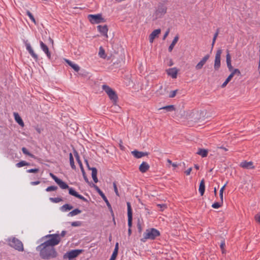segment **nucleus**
<instances>
[{
    "label": "nucleus",
    "instance_id": "nucleus-3",
    "mask_svg": "<svg viewBox=\"0 0 260 260\" xmlns=\"http://www.w3.org/2000/svg\"><path fill=\"white\" fill-rule=\"evenodd\" d=\"M9 245L18 251L24 250L23 245L22 242L15 237L10 238L8 240Z\"/></svg>",
    "mask_w": 260,
    "mask_h": 260
},
{
    "label": "nucleus",
    "instance_id": "nucleus-8",
    "mask_svg": "<svg viewBox=\"0 0 260 260\" xmlns=\"http://www.w3.org/2000/svg\"><path fill=\"white\" fill-rule=\"evenodd\" d=\"M89 21L92 23H100L105 22V19L102 17L101 14L92 15L90 14L88 16Z\"/></svg>",
    "mask_w": 260,
    "mask_h": 260
},
{
    "label": "nucleus",
    "instance_id": "nucleus-20",
    "mask_svg": "<svg viewBox=\"0 0 260 260\" xmlns=\"http://www.w3.org/2000/svg\"><path fill=\"white\" fill-rule=\"evenodd\" d=\"M133 155L136 158H139L148 155L147 152H144L134 150L132 152Z\"/></svg>",
    "mask_w": 260,
    "mask_h": 260
},
{
    "label": "nucleus",
    "instance_id": "nucleus-59",
    "mask_svg": "<svg viewBox=\"0 0 260 260\" xmlns=\"http://www.w3.org/2000/svg\"><path fill=\"white\" fill-rule=\"evenodd\" d=\"M77 198L79 199H81L84 201H86L87 200L82 196L78 194L77 196Z\"/></svg>",
    "mask_w": 260,
    "mask_h": 260
},
{
    "label": "nucleus",
    "instance_id": "nucleus-2",
    "mask_svg": "<svg viewBox=\"0 0 260 260\" xmlns=\"http://www.w3.org/2000/svg\"><path fill=\"white\" fill-rule=\"evenodd\" d=\"M160 235L159 232L155 229L151 228L146 230L143 234V238L141 241L145 242L147 239L153 240Z\"/></svg>",
    "mask_w": 260,
    "mask_h": 260
},
{
    "label": "nucleus",
    "instance_id": "nucleus-6",
    "mask_svg": "<svg viewBox=\"0 0 260 260\" xmlns=\"http://www.w3.org/2000/svg\"><path fill=\"white\" fill-rule=\"evenodd\" d=\"M126 205L127 207L128 226L129 228L128 233V235H130L132 233L131 227L132 226L133 212L131 203L129 202H127Z\"/></svg>",
    "mask_w": 260,
    "mask_h": 260
},
{
    "label": "nucleus",
    "instance_id": "nucleus-7",
    "mask_svg": "<svg viewBox=\"0 0 260 260\" xmlns=\"http://www.w3.org/2000/svg\"><path fill=\"white\" fill-rule=\"evenodd\" d=\"M167 9L165 4L159 3L155 12L156 18H160L164 15L167 12Z\"/></svg>",
    "mask_w": 260,
    "mask_h": 260
},
{
    "label": "nucleus",
    "instance_id": "nucleus-53",
    "mask_svg": "<svg viewBox=\"0 0 260 260\" xmlns=\"http://www.w3.org/2000/svg\"><path fill=\"white\" fill-rule=\"evenodd\" d=\"M80 224H81V223L79 221H75V222H72V223H71V225L73 226H80Z\"/></svg>",
    "mask_w": 260,
    "mask_h": 260
},
{
    "label": "nucleus",
    "instance_id": "nucleus-5",
    "mask_svg": "<svg viewBox=\"0 0 260 260\" xmlns=\"http://www.w3.org/2000/svg\"><path fill=\"white\" fill-rule=\"evenodd\" d=\"M192 115L189 119H190L194 122H198L200 120L204 119L205 113L203 111H194L191 110Z\"/></svg>",
    "mask_w": 260,
    "mask_h": 260
},
{
    "label": "nucleus",
    "instance_id": "nucleus-51",
    "mask_svg": "<svg viewBox=\"0 0 260 260\" xmlns=\"http://www.w3.org/2000/svg\"><path fill=\"white\" fill-rule=\"evenodd\" d=\"M219 29L218 28L216 30V32H215V34H214V37H213V43H215V41H216V38L218 36V35L219 34Z\"/></svg>",
    "mask_w": 260,
    "mask_h": 260
},
{
    "label": "nucleus",
    "instance_id": "nucleus-23",
    "mask_svg": "<svg viewBox=\"0 0 260 260\" xmlns=\"http://www.w3.org/2000/svg\"><path fill=\"white\" fill-rule=\"evenodd\" d=\"M90 170H91V176L93 179V181L95 183H97L98 182V179L97 178V170L95 168H89Z\"/></svg>",
    "mask_w": 260,
    "mask_h": 260
},
{
    "label": "nucleus",
    "instance_id": "nucleus-13",
    "mask_svg": "<svg viewBox=\"0 0 260 260\" xmlns=\"http://www.w3.org/2000/svg\"><path fill=\"white\" fill-rule=\"evenodd\" d=\"M25 46L26 49L27 50L29 54L36 60V61H37L38 59V56L37 54L35 53L34 50L30 46V44L26 42Z\"/></svg>",
    "mask_w": 260,
    "mask_h": 260
},
{
    "label": "nucleus",
    "instance_id": "nucleus-11",
    "mask_svg": "<svg viewBox=\"0 0 260 260\" xmlns=\"http://www.w3.org/2000/svg\"><path fill=\"white\" fill-rule=\"evenodd\" d=\"M94 187L95 188V189L97 190L99 194L101 196L102 199L104 200V201L106 202L107 206L109 208L111 209V206L110 204L109 203L108 199H107L106 197L104 194V193L102 192V191L95 185H94Z\"/></svg>",
    "mask_w": 260,
    "mask_h": 260
},
{
    "label": "nucleus",
    "instance_id": "nucleus-14",
    "mask_svg": "<svg viewBox=\"0 0 260 260\" xmlns=\"http://www.w3.org/2000/svg\"><path fill=\"white\" fill-rule=\"evenodd\" d=\"M209 58V55H205L202 60L196 66V69L197 70L201 69Z\"/></svg>",
    "mask_w": 260,
    "mask_h": 260
},
{
    "label": "nucleus",
    "instance_id": "nucleus-32",
    "mask_svg": "<svg viewBox=\"0 0 260 260\" xmlns=\"http://www.w3.org/2000/svg\"><path fill=\"white\" fill-rule=\"evenodd\" d=\"M73 208V207L69 204H65L63 205L61 209L62 211H67V210H70Z\"/></svg>",
    "mask_w": 260,
    "mask_h": 260
},
{
    "label": "nucleus",
    "instance_id": "nucleus-57",
    "mask_svg": "<svg viewBox=\"0 0 260 260\" xmlns=\"http://www.w3.org/2000/svg\"><path fill=\"white\" fill-rule=\"evenodd\" d=\"M77 198L79 199H81L84 201H86L87 200L82 196L78 194L77 196Z\"/></svg>",
    "mask_w": 260,
    "mask_h": 260
},
{
    "label": "nucleus",
    "instance_id": "nucleus-63",
    "mask_svg": "<svg viewBox=\"0 0 260 260\" xmlns=\"http://www.w3.org/2000/svg\"><path fill=\"white\" fill-rule=\"evenodd\" d=\"M226 184H225L219 190V193H223L224 190L225 189V187L226 185Z\"/></svg>",
    "mask_w": 260,
    "mask_h": 260
},
{
    "label": "nucleus",
    "instance_id": "nucleus-52",
    "mask_svg": "<svg viewBox=\"0 0 260 260\" xmlns=\"http://www.w3.org/2000/svg\"><path fill=\"white\" fill-rule=\"evenodd\" d=\"M157 206L160 207V210L162 211L167 208V205L166 204H157Z\"/></svg>",
    "mask_w": 260,
    "mask_h": 260
},
{
    "label": "nucleus",
    "instance_id": "nucleus-46",
    "mask_svg": "<svg viewBox=\"0 0 260 260\" xmlns=\"http://www.w3.org/2000/svg\"><path fill=\"white\" fill-rule=\"evenodd\" d=\"M117 254H118V252H116V251H114L111 255V257L110 260H115Z\"/></svg>",
    "mask_w": 260,
    "mask_h": 260
},
{
    "label": "nucleus",
    "instance_id": "nucleus-62",
    "mask_svg": "<svg viewBox=\"0 0 260 260\" xmlns=\"http://www.w3.org/2000/svg\"><path fill=\"white\" fill-rule=\"evenodd\" d=\"M226 184H225L219 190V193H223L224 190L225 189V187L226 185Z\"/></svg>",
    "mask_w": 260,
    "mask_h": 260
},
{
    "label": "nucleus",
    "instance_id": "nucleus-48",
    "mask_svg": "<svg viewBox=\"0 0 260 260\" xmlns=\"http://www.w3.org/2000/svg\"><path fill=\"white\" fill-rule=\"evenodd\" d=\"M254 219L256 222L260 223V212L255 215Z\"/></svg>",
    "mask_w": 260,
    "mask_h": 260
},
{
    "label": "nucleus",
    "instance_id": "nucleus-64",
    "mask_svg": "<svg viewBox=\"0 0 260 260\" xmlns=\"http://www.w3.org/2000/svg\"><path fill=\"white\" fill-rule=\"evenodd\" d=\"M162 87L161 86L158 90H157V93H158L159 94H164V93L162 91Z\"/></svg>",
    "mask_w": 260,
    "mask_h": 260
},
{
    "label": "nucleus",
    "instance_id": "nucleus-12",
    "mask_svg": "<svg viewBox=\"0 0 260 260\" xmlns=\"http://www.w3.org/2000/svg\"><path fill=\"white\" fill-rule=\"evenodd\" d=\"M97 28L98 30L101 32L102 35L105 36L106 38H108V26L106 25H98L97 26Z\"/></svg>",
    "mask_w": 260,
    "mask_h": 260
},
{
    "label": "nucleus",
    "instance_id": "nucleus-10",
    "mask_svg": "<svg viewBox=\"0 0 260 260\" xmlns=\"http://www.w3.org/2000/svg\"><path fill=\"white\" fill-rule=\"evenodd\" d=\"M222 53V50L219 49L217 50L215 54L214 68L216 71L218 70L220 67V57Z\"/></svg>",
    "mask_w": 260,
    "mask_h": 260
},
{
    "label": "nucleus",
    "instance_id": "nucleus-60",
    "mask_svg": "<svg viewBox=\"0 0 260 260\" xmlns=\"http://www.w3.org/2000/svg\"><path fill=\"white\" fill-rule=\"evenodd\" d=\"M50 176L55 182L58 179V178L56 176H55L53 174L51 173H50Z\"/></svg>",
    "mask_w": 260,
    "mask_h": 260
},
{
    "label": "nucleus",
    "instance_id": "nucleus-31",
    "mask_svg": "<svg viewBox=\"0 0 260 260\" xmlns=\"http://www.w3.org/2000/svg\"><path fill=\"white\" fill-rule=\"evenodd\" d=\"M81 213V211L78 209H76L70 212L68 215L70 216H74L75 215H76L78 214H80Z\"/></svg>",
    "mask_w": 260,
    "mask_h": 260
},
{
    "label": "nucleus",
    "instance_id": "nucleus-18",
    "mask_svg": "<svg viewBox=\"0 0 260 260\" xmlns=\"http://www.w3.org/2000/svg\"><path fill=\"white\" fill-rule=\"evenodd\" d=\"M160 29H157L153 30L149 36V41L150 43H152L153 42L154 39L158 37V35L160 33Z\"/></svg>",
    "mask_w": 260,
    "mask_h": 260
},
{
    "label": "nucleus",
    "instance_id": "nucleus-39",
    "mask_svg": "<svg viewBox=\"0 0 260 260\" xmlns=\"http://www.w3.org/2000/svg\"><path fill=\"white\" fill-rule=\"evenodd\" d=\"M178 89L171 91L170 92V93H169V97L170 98H174L176 95V94L178 93Z\"/></svg>",
    "mask_w": 260,
    "mask_h": 260
},
{
    "label": "nucleus",
    "instance_id": "nucleus-4",
    "mask_svg": "<svg viewBox=\"0 0 260 260\" xmlns=\"http://www.w3.org/2000/svg\"><path fill=\"white\" fill-rule=\"evenodd\" d=\"M102 88L108 94L110 100L115 104L118 99L116 92L111 88L106 85H103Z\"/></svg>",
    "mask_w": 260,
    "mask_h": 260
},
{
    "label": "nucleus",
    "instance_id": "nucleus-16",
    "mask_svg": "<svg viewBox=\"0 0 260 260\" xmlns=\"http://www.w3.org/2000/svg\"><path fill=\"white\" fill-rule=\"evenodd\" d=\"M178 72V70L176 68H170L167 70L168 75L171 76L174 79L177 78Z\"/></svg>",
    "mask_w": 260,
    "mask_h": 260
},
{
    "label": "nucleus",
    "instance_id": "nucleus-43",
    "mask_svg": "<svg viewBox=\"0 0 260 260\" xmlns=\"http://www.w3.org/2000/svg\"><path fill=\"white\" fill-rule=\"evenodd\" d=\"M26 14L28 16L29 18L34 22V23L36 24V22L35 19L34 17L33 16L32 14L29 11H26Z\"/></svg>",
    "mask_w": 260,
    "mask_h": 260
},
{
    "label": "nucleus",
    "instance_id": "nucleus-1",
    "mask_svg": "<svg viewBox=\"0 0 260 260\" xmlns=\"http://www.w3.org/2000/svg\"><path fill=\"white\" fill-rule=\"evenodd\" d=\"M46 241L37 247V251L39 252L40 256L44 259H50L56 258L57 252L54 246L60 243L58 236L46 235L43 237Z\"/></svg>",
    "mask_w": 260,
    "mask_h": 260
},
{
    "label": "nucleus",
    "instance_id": "nucleus-34",
    "mask_svg": "<svg viewBox=\"0 0 260 260\" xmlns=\"http://www.w3.org/2000/svg\"><path fill=\"white\" fill-rule=\"evenodd\" d=\"M70 165L73 169H76V166L74 164V158L71 153H70Z\"/></svg>",
    "mask_w": 260,
    "mask_h": 260
},
{
    "label": "nucleus",
    "instance_id": "nucleus-50",
    "mask_svg": "<svg viewBox=\"0 0 260 260\" xmlns=\"http://www.w3.org/2000/svg\"><path fill=\"white\" fill-rule=\"evenodd\" d=\"M113 187H114V191H115L116 194L117 196H119V194L118 193V189L117 188V186H116L115 182H113Z\"/></svg>",
    "mask_w": 260,
    "mask_h": 260
},
{
    "label": "nucleus",
    "instance_id": "nucleus-26",
    "mask_svg": "<svg viewBox=\"0 0 260 260\" xmlns=\"http://www.w3.org/2000/svg\"><path fill=\"white\" fill-rule=\"evenodd\" d=\"M14 116L15 121L20 125H21V126H24L23 121L22 119H21V118L20 117V116L19 115V114L17 113H14Z\"/></svg>",
    "mask_w": 260,
    "mask_h": 260
},
{
    "label": "nucleus",
    "instance_id": "nucleus-38",
    "mask_svg": "<svg viewBox=\"0 0 260 260\" xmlns=\"http://www.w3.org/2000/svg\"><path fill=\"white\" fill-rule=\"evenodd\" d=\"M67 234L66 231H62L60 234H49L48 235H57L59 237L60 242L61 241V238L65 236Z\"/></svg>",
    "mask_w": 260,
    "mask_h": 260
},
{
    "label": "nucleus",
    "instance_id": "nucleus-40",
    "mask_svg": "<svg viewBox=\"0 0 260 260\" xmlns=\"http://www.w3.org/2000/svg\"><path fill=\"white\" fill-rule=\"evenodd\" d=\"M231 74L233 76V77H234V76L235 75H237L238 76H239L241 74V72L239 69H233Z\"/></svg>",
    "mask_w": 260,
    "mask_h": 260
},
{
    "label": "nucleus",
    "instance_id": "nucleus-28",
    "mask_svg": "<svg viewBox=\"0 0 260 260\" xmlns=\"http://www.w3.org/2000/svg\"><path fill=\"white\" fill-rule=\"evenodd\" d=\"M208 151L207 149L200 148L198 149L197 154L201 155L203 157H206L207 156Z\"/></svg>",
    "mask_w": 260,
    "mask_h": 260
},
{
    "label": "nucleus",
    "instance_id": "nucleus-55",
    "mask_svg": "<svg viewBox=\"0 0 260 260\" xmlns=\"http://www.w3.org/2000/svg\"><path fill=\"white\" fill-rule=\"evenodd\" d=\"M137 227H138V229L139 232V233H141V232L142 231V228L141 227L140 221H139L138 223H137Z\"/></svg>",
    "mask_w": 260,
    "mask_h": 260
},
{
    "label": "nucleus",
    "instance_id": "nucleus-22",
    "mask_svg": "<svg viewBox=\"0 0 260 260\" xmlns=\"http://www.w3.org/2000/svg\"><path fill=\"white\" fill-rule=\"evenodd\" d=\"M149 168V165L146 162H143L139 166V170L142 173H145Z\"/></svg>",
    "mask_w": 260,
    "mask_h": 260
},
{
    "label": "nucleus",
    "instance_id": "nucleus-44",
    "mask_svg": "<svg viewBox=\"0 0 260 260\" xmlns=\"http://www.w3.org/2000/svg\"><path fill=\"white\" fill-rule=\"evenodd\" d=\"M57 189V187L55 186H50L48 187L46 190L47 191H54L56 190Z\"/></svg>",
    "mask_w": 260,
    "mask_h": 260
},
{
    "label": "nucleus",
    "instance_id": "nucleus-49",
    "mask_svg": "<svg viewBox=\"0 0 260 260\" xmlns=\"http://www.w3.org/2000/svg\"><path fill=\"white\" fill-rule=\"evenodd\" d=\"M39 171V170L38 169H31L27 170V172L36 173L38 172Z\"/></svg>",
    "mask_w": 260,
    "mask_h": 260
},
{
    "label": "nucleus",
    "instance_id": "nucleus-47",
    "mask_svg": "<svg viewBox=\"0 0 260 260\" xmlns=\"http://www.w3.org/2000/svg\"><path fill=\"white\" fill-rule=\"evenodd\" d=\"M81 170H82V172L83 176V177H84V179L85 181L87 183H89L88 179L87 177H86V176L85 175V171H84L83 167H81Z\"/></svg>",
    "mask_w": 260,
    "mask_h": 260
},
{
    "label": "nucleus",
    "instance_id": "nucleus-61",
    "mask_svg": "<svg viewBox=\"0 0 260 260\" xmlns=\"http://www.w3.org/2000/svg\"><path fill=\"white\" fill-rule=\"evenodd\" d=\"M226 184H225L219 190V193H223L224 190L225 189V187L226 185Z\"/></svg>",
    "mask_w": 260,
    "mask_h": 260
},
{
    "label": "nucleus",
    "instance_id": "nucleus-29",
    "mask_svg": "<svg viewBox=\"0 0 260 260\" xmlns=\"http://www.w3.org/2000/svg\"><path fill=\"white\" fill-rule=\"evenodd\" d=\"M205 188V182H204V180L203 179L201 180V181L200 182L199 188V192H200L201 196H203L204 193Z\"/></svg>",
    "mask_w": 260,
    "mask_h": 260
},
{
    "label": "nucleus",
    "instance_id": "nucleus-58",
    "mask_svg": "<svg viewBox=\"0 0 260 260\" xmlns=\"http://www.w3.org/2000/svg\"><path fill=\"white\" fill-rule=\"evenodd\" d=\"M77 198L79 199H81L84 201H86L87 200L82 196L78 194L77 196Z\"/></svg>",
    "mask_w": 260,
    "mask_h": 260
},
{
    "label": "nucleus",
    "instance_id": "nucleus-27",
    "mask_svg": "<svg viewBox=\"0 0 260 260\" xmlns=\"http://www.w3.org/2000/svg\"><path fill=\"white\" fill-rule=\"evenodd\" d=\"M56 183L59 186V187L62 189H67L69 188V187L67 184L62 181L61 179H59L56 181Z\"/></svg>",
    "mask_w": 260,
    "mask_h": 260
},
{
    "label": "nucleus",
    "instance_id": "nucleus-33",
    "mask_svg": "<svg viewBox=\"0 0 260 260\" xmlns=\"http://www.w3.org/2000/svg\"><path fill=\"white\" fill-rule=\"evenodd\" d=\"M99 55L102 58H105L106 57L105 51L102 47H100Z\"/></svg>",
    "mask_w": 260,
    "mask_h": 260
},
{
    "label": "nucleus",
    "instance_id": "nucleus-17",
    "mask_svg": "<svg viewBox=\"0 0 260 260\" xmlns=\"http://www.w3.org/2000/svg\"><path fill=\"white\" fill-rule=\"evenodd\" d=\"M40 46H41V49L46 54L48 58L50 59L51 53H50V51H49V49H48V47L42 41H40Z\"/></svg>",
    "mask_w": 260,
    "mask_h": 260
},
{
    "label": "nucleus",
    "instance_id": "nucleus-30",
    "mask_svg": "<svg viewBox=\"0 0 260 260\" xmlns=\"http://www.w3.org/2000/svg\"><path fill=\"white\" fill-rule=\"evenodd\" d=\"M29 163L27 162L26 161H24V160L20 161V162H19L16 164V166L17 168H21L23 166H29Z\"/></svg>",
    "mask_w": 260,
    "mask_h": 260
},
{
    "label": "nucleus",
    "instance_id": "nucleus-9",
    "mask_svg": "<svg viewBox=\"0 0 260 260\" xmlns=\"http://www.w3.org/2000/svg\"><path fill=\"white\" fill-rule=\"evenodd\" d=\"M82 251L83 250L81 249H75L71 250L64 254L63 258H68L69 259H72L78 256L80 253H82Z\"/></svg>",
    "mask_w": 260,
    "mask_h": 260
},
{
    "label": "nucleus",
    "instance_id": "nucleus-25",
    "mask_svg": "<svg viewBox=\"0 0 260 260\" xmlns=\"http://www.w3.org/2000/svg\"><path fill=\"white\" fill-rule=\"evenodd\" d=\"M66 62L75 71L78 72L80 70V67L77 64L73 63L71 61L68 59H65Z\"/></svg>",
    "mask_w": 260,
    "mask_h": 260
},
{
    "label": "nucleus",
    "instance_id": "nucleus-36",
    "mask_svg": "<svg viewBox=\"0 0 260 260\" xmlns=\"http://www.w3.org/2000/svg\"><path fill=\"white\" fill-rule=\"evenodd\" d=\"M22 151L23 152V153L24 154L27 155L32 158H35V156L33 154H32L31 153H29V151L27 150V149L26 148L22 147Z\"/></svg>",
    "mask_w": 260,
    "mask_h": 260
},
{
    "label": "nucleus",
    "instance_id": "nucleus-56",
    "mask_svg": "<svg viewBox=\"0 0 260 260\" xmlns=\"http://www.w3.org/2000/svg\"><path fill=\"white\" fill-rule=\"evenodd\" d=\"M170 32V29H168L166 32H165V35H164V37L162 38V40H165L166 39V38L168 37L169 34Z\"/></svg>",
    "mask_w": 260,
    "mask_h": 260
},
{
    "label": "nucleus",
    "instance_id": "nucleus-35",
    "mask_svg": "<svg viewBox=\"0 0 260 260\" xmlns=\"http://www.w3.org/2000/svg\"><path fill=\"white\" fill-rule=\"evenodd\" d=\"M233 77V76L231 74H230L228 76V77L226 78L225 81L221 85V87L222 88L225 87L226 86V85L228 84V83L231 80V79H232Z\"/></svg>",
    "mask_w": 260,
    "mask_h": 260
},
{
    "label": "nucleus",
    "instance_id": "nucleus-54",
    "mask_svg": "<svg viewBox=\"0 0 260 260\" xmlns=\"http://www.w3.org/2000/svg\"><path fill=\"white\" fill-rule=\"evenodd\" d=\"M220 246V248H221V249L222 250V252L223 253L224 252V247L225 246V243H224V241H223V242H222L221 243Z\"/></svg>",
    "mask_w": 260,
    "mask_h": 260
},
{
    "label": "nucleus",
    "instance_id": "nucleus-24",
    "mask_svg": "<svg viewBox=\"0 0 260 260\" xmlns=\"http://www.w3.org/2000/svg\"><path fill=\"white\" fill-rule=\"evenodd\" d=\"M178 40H179V36H178V35H177L174 37V38L172 43L171 44V45L169 47L168 50H169V52H171L172 51V50L174 48L175 45H176V44L178 41Z\"/></svg>",
    "mask_w": 260,
    "mask_h": 260
},
{
    "label": "nucleus",
    "instance_id": "nucleus-41",
    "mask_svg": "<svg viewBox=\"0 0 260 260\" xmlns=\"http://www.w3.org/2000/svg\"><path fill=\"white\" fill-rule=\"evenodd\" d=\"M222 204L223 203H221V202H215L212 205V207L213 208H215V209H218L222 206Z\"/></svg>",
    "mask_w": 260,
    "mask_h": 260
},
{
    "label": "nucleus",
    "instance_id": "nucleus-19",
    "mask_svg": "<svg viewBox=\"0 0 260 260\" xmlns=\"http://www.w3.org/2000/svg\"><path fill=\"white\" fill-rule=\"evenodd\" d=\"M240 167H241L243 168L247 169H253L254 167L253 165V162L252 161H243L242 162L240 165Z\"/></svg>",
    "mask_w": 260,
    "mask_h": 260
},
{
    "label": "nucleus",
    "instance_id": "nucleus-37",
    "mask_svg": "<svg viewBox=\"0 0 260 260\" xmlns=\"http://www.w3.org/2000/svg\"><path fill=\"white\" fill-rule=\"evenodd\" d=\"M160 109H165L168 111H173L175 110V108L173 105H169V106H165V107L160 108Z\"/></svg>",
    "mask_w": 260,
    "mask_h": 260
},
{
    "label": "nucleus",
    "instance_id": "nucleus-45",
    "mask_svg": "<svg viewBox=\"0 0 260 260\" xmlns=\"http://www.w3.org/2000/svg\"><path fill=\"white\" fill-rule=\"evenodd\" d=\"M50 200L54 203H59L62 201V199L60 198H50Z\"/></svg>",
    "mask_w": 260,
    "mask_h": 260
},
{
    "label": "nucleus",
    "instance_id": "nucleus-15",
    "mask_svg": "<svg viewBox=\"0 0 260 260\" xmlns=\"http://www.w3.org/2000/svg\"><path fill=\"white\" fill-rule=\"evenodd\" d=\"M179 114L180 115V117L181 118H184L189 119V117H190L192 115V112L191 110H180Z\"/></svg>",
    "mask_w": 260,
    "mask_h": 260
},
{
    "label": "nucleus",
    "instance_id": "nucleus-21",
    "mask_svg": "<svg viewBox=\"0 0 260 260\" xmlns=\"http://www.w3.org/2000/svg\"><path fill=\"white\" fill-rule=\"evenodd\" d=\"M226 64H227V66H228L229 70L230 71H232L233 69V68L231 64V55L229 53V50H227V54L226 55Z\"/></svg>",
    "mask_w": 260,
    "mask_h": 260
},
{
    "label": "nucleus",
    "instance_id": "nucleus-42",
    "mask_svg": "<svg viewBox=\"0 0 260 260\" xmlns=\"http://www.w3.org/2000/svg\"><path fill=\"white\" fill-rule=\"evenodd\" d=\"M69 192L71 195L76 197H77V196L78 194V193L72 188H69Z\"/></svg>",
    "mask_w": 260,
    "mask_h": 260
}]
</instances>
